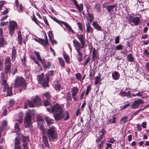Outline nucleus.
<instances>
[{
  "label": "nucleus",
  "mask_w": 149,
  "mask_h": 149,
  "mask_svg": "<svg viewBox=\"0 0 149 149\" xmlns=\"http://www.w3.org/2000/svg\"><path fill=\"white\" fill-rule=\"evenodd\" d=\"M128 119V117L127 116H124L121 119L120 121V124H122L123 123L124 124L126 123L127 120Z\"/></svg>",
  "instance_id": "35"
},
{
  "label": "nucleus",
  "mask_w": 149,
  "mask_h": 149,
  "mask_svg": "<svg viewBox=\"0 0 149 149\" xmlns=\"http://www.w3.org/2000/svg\"><path fill=\"white\" fill-rule=\"evenodd\" d=\"M9 33L11 36H12L14 32L15 28L17 27V25L16 22L14 21L10 22V24L8 26Z\"/></svg>",
  "instance_id": "6"
},
{
  "label": "nucleus",
  "mask_w": 149,
  "mask_h": 149,
  "mask_svg": "<svg viewBox=\"0 0 149 149\" xmlns=\"http://www.w3.org/2000/svg\"><path fill=\"white\" fill-rule=\"evenodd\" d=\"M16 49L13 48L12 50L11 60L12 62H14L15 60L16 57Z\"/></svg>",
  "instance_id": "23"
},
{
  "label": "nucleus",
  "mask_w": 149,
  "mask_h": 149,
  "mask_svg": "<svg viewBox=\"0 0 149 149\" xmlns=\"http://www.w3.org/2000/svg\"><path fill=\"white\" fill-rule=\"evenodd\" d=\"M14 128L16 132H18L20 130L19 124L17 123H15L14 126Z\"/></svg>",
  "instance_id": "43"
},
{
  "label": "nucleus",
  "mask_w": 149,
  "mask_h": 149,
  "mask_svg": "<svg viewBox=\"0 0 149 149\" xmlns=\"http://www.w3.org/2000/svg\"><path fill=\"white\" fill-rule=\"evenodd\" d=\"M34 53L39 61L42 64H45V61L42 60L39 54V52L35 51L34 52Z\"/></svg>",
  "instance_id": "20"
},
{
  "label": "nucleus",
  "mask_w": 149,
  "mask_h": 149,
  "mask_svg": "<svg viewBox=\"0 0 149 149\" xmlns=\"http://www.w3.org/2000/svg\"><path fill=\"white\" fill-rule=\"evenodd\" d=\"M63 56L66 62L68 63H69L70 60L69 56L67 54H63Z\"/></svg>",
  "instance_id": "46"
},
{
  "label": "nucleus",
  "mask_w": 149,
  "mask_h": 149,
  "mask_svg": "<svg viewBox=\"0 0 149 149\" xmlns=\"http://www.w3.org/2000/svg\"><path fill=\"white\" fill-rule=\"evenodd\" d=\"M145 67L146 70L148 71H149V62H147L146 63Z\"/></svg>",
  "instance_id": "64"
},
{
  "label": "nucleus",
  "mask_w": 149,
  "mask_h": 149,
  "mask_svg": "<svg viewBox=\"0 0 149 149\" xmlns=\"http://www.w3.org/2000/svg\"><path fill=\"white\" fill-rule=\"evenodd\" d=\"M78 91V89L77 87H73L71 90L72 96H75Z\"/></svg>",
  "instance_id": "28"
},
{
  "label": "nucleus",
  "mask_w": 149,
  "mask_h": 149,
  "mask_svg": "<svg viewBox=\"0 0 149 149\" xmlns=\"http://www.w3.org/2000/svg\"><path fill=\"white\" fill-rule=\"evenodd\" d=\"M106 132V131L104 129L100 130L99 132V136L96 139V142L98 143L103 138Z\"/></svg>",
  "instance_id": "12"
},
{
  "label": "nucleus",
  "mask_w": 149,
  "mask_h": 149,
  "mask_svg": "<svg viewBox=\"0 0 149 149\" xmlns=\"http://www.w3.org/2000/svg\"><path fill=\"white\" fill-rule=\"evenodd\" d=\"M75 76H76V78L80 81H81V74L79 73H78L76 74H75Z\"/></svg>",
  "instance_id": "49"
},
{
  "label": "nucleus",
  "mask_w": 149,
  "mask_h": 149,
  "mask_svg": "<svg viewBox=\"0 0 149 149\" xmlns=\"http://www.w3.org/2000/svg\"><path fill=\"white\" fill-rule=\"evenodd\" d=\"M47 109L48 111L49 112L52 111V112L53 113L59 111V110L62 109L60 105L57 103L52 106L51 109L47 108Z\"/></svg>",
  "instance_id": "7"
},
{
  "label": "nucleus",
  "mask_w": 149,
  "mask_h": 149,
  "mask_svg": "<svg viewBox=\"0 0 149 149\" xmlns=\"http://www.w3.org/2000/svg\"><path fill=\"white\" fill-rule=\"evenodd\" d=\"M11 65H5L4 73L6 74L10 73L11 72Z\"/></svg>",
  "instance_id": "26"
},
{
  "label": "nucleus",
  "mask_w": 149,
  "mask_h": 149,
  "mask_svg": "<svg viewBox=\"0 0 149 149\" xmlns=\"http://www.w3.org/2000/svg\"><path fill=\"white\" fill-rule=\"evenodd\" d=\"M7 86L6 87H5V86H3L4 91H7V96H11L12 94V88L8 86V84Z\"/></svg>",
  "instance_id": "15"
},
{
  "label": "nucleus",
  "mask_w": 149,
  "mask_h": 149,
  "mask_svg": "<svg viewBox=\"0 0 149 149\" xmlns=\"http://www.w3.org/2000/svg\"><path fill=\"white\" fill-rule=\"evenodd\" d=\"M5 65H11L10 57L9 56L6 57L4 63Z\"/></svg>",
  "instance_id": "31"
},
{
  "label": "nucleus",
  "mask_w": 149,
  "mask_h": 149,
  "mask_svg": "<svg viewBox=\"0 0 149 149\" xmlns=\"http://www.w3.org/2000/svg\"><path fill=\"white\" fill-rule=\"evenodd\" d=\"M42 141L43 143L42 144V148L44 149V147H45L48 148H50V146L48 142V140L47 137L45 135V134H42Z\"/></svg>",
  "instance_id": "9"
},
{
  "label": "nucleus",
  "mask_w": 149,
  "mask_h": 149,
  "mask_svg": "<svg viewBox=\"0 0 149 149\" xmlns=\"http://www.w3.org/2000/svg\"><path fill=\"white\" fill-rule=\"evenodd\" d=\"M127 58L129 62H133L134 61V58L131 54H128L127 55Z\"/></svg>",
  "instance_id": "37"
},
{
  "label": "nucleus",
  "mask_w": 149,
  "mask_h": 149,
  "mask_svg": "<svg viewBox=\"0 0 149 149\" xmlns=\"http://www.w3.org/2000/svg\"><path fill=\"white\" fill-rule=\"evenodd\" d=\"M42 65L44 66L45 69H47L50 67L51 65V63L49 62H48L47 63V64L46 65L45 63V64Z\"/></svg>",
  "instance_id": "55"
},
{
  "label": "nucleus",
  "mask_w": 149,
  "mask_h": 149,
  "mask_svg": "<svg viewBox=\"0 0 149 149\" xmlns=\"http://www.w3.org/2000/svg\"><path fill=\"white\" fill-rule=\"evenodd\" d=\"M73 42L74 46L77 52L81 51V49L83 48L84 45L81 46L79 42L77 40H73Z\"/></svg>",
  "instance_id": "10"
},
{
  "label": "nucleus",
  "mask_w": 149,
  "mask_h": 149,
  "mask_svg": "<svg viewBox=\"0 0 149 149\" xmlns=\"http://www.w3.org/2000/svg\"><path fill=\"white\" fill-rule=\"evenodd\" d=\"M45 40L42 39L41 38H39V43L43 45L44 46H47V45H48V42L47 39V36L45 34Z\"/></svg>",
  "instance_id": "16"
},
{
  "label": "nucleus",
  "mask_w": 149,
  "mask_h": 149,
  "mask_svg": "<svg viewBox=\"0 0 149 149\" xmlns=\"http://www.w3.org/2000/svg\"><path fill=\"white\" fill-rule=\"evenodd\" d=\"M20 143L19 140L17 137L15 139V146H20Z\"/></svg>",
  "instance_id": "47"
},
{
  "label": "nucleus",
  "mask_w": 149,
  "mask_h": 149,
  "mask_svg": "<svg viewBox=\"0 0 149 149\" xmlns=\"http://www.w3.org/2000/svg\"><path fill=\"white\" fill-rule=\"evenodd\" d=\"M1 77V83L2 86H5V87H6L7 84V83L6 78L5 77V75L3 73L1 72L0 74Z\"/></svg>",
  "instance_id": "11"
},
{
  "label": "nucleus",
  "mask_w": 149,
  "mask_h": 149,
  "mask_svg": "<svg viewBox=\"0 0 149 149\" xmlns=\"http://www.w3.org/2000/svg\"><path fill=\"white\" fill-rule=\"evenodd\" d=\"M115 43L116 44H117L119 43V36H118L116 37L115 40Z\"/></svg>",
  "instance_id": "60"
},
{
  "label": "nucleus",
  "mask_w": 149,
  "mask_h": 149,
  "mask_svg": "<svg viewBox=\"0 0 149 149\" xmlns=\"http://www.w3.org/2000/svg\"><path fill=\"white\" fill-rule=\"evenodd\" d=\"M90 87L91 86L90 85H89L87 87L85 93L86 95H87L88 94L89 91H90Z\"/></svg>",
  "instance_id": "59"
},
{
  "label": "nucleus",
  "mask_w": 149,
  "mask_h": 149,
  "mask_svg": "<svg viewBox=\"0 0 149 149\" xmlns=\"http://www.w3.org/2000/svg\"><path fill=\"white\" fill-rule=\"evenodd\" d=\"M115 141V140L113 138H110L108 140V141L109 142L111 143H114Z\"/></svg>",
  "instance_id": "63"
},
{
  "label": "nucleus",
  "mask_w": 149,
  "mask_h": 149,
  "mask_svg": "<svg viewBox=\"0 0 149 149\" xmlns=\"http://www.w3.org/2000/svg\"><path fill=\"white\" fill-rule=\"evenodd\" d=\"M76 36L80 41L82 45H84V37L83 35L82 34H77L76 35Z\"/></svg>",
  "instance_id": "18"
},
{
  "label": "nucleus",
  "mask_w": 149,
  "mask_h": 149,
  "mask_svg": "<svg viewBox=\"0 0 149 149\" xmlns=\"http://www.w3.org/2000/svg\"><path fill=\"white\" fill-rule=\"evenodd\" d=\"M38 128L41 130L42 134H46V129L43 124H38Z\"/></svg>",
  "instance_id": "22"
},
{
  "label": "nucleus",
  "mask_w": 149,
  "mask_h": 149,
  "mask_svg": "<svg viewBox=\"0 0 149 149\" xmlns=\"http://www.w3.org/2000/svg\"><path fill=\"white\" fill-rule=\"evenodd\" d=\"M37 120L38 122V124H43L44 123L43 119L40 116L38 115L37 116Z\"/></svg>",
  "instance_id": "33"
},
{
  "label": "nucleus",
  "mask_w": 149,
  "mask_h": 149,
  "mask_svg": "<svg viewBox=\"0 0 149 149\" xmlns=\"http://www.w3.org/2000/svg\"><path fill=\"white\" fill-rule=\"evenodd\" d=\"M15 86L19 88L20 92L25 89L26 84L24 79L22 77H17L15 80Z\"/></svg>",
  "instance_id": "3"
},
{
  "label": "nucleus",
  "mask_w": 149,
  "mask_h": 149,
  "mask_svg": "<svg viewBox=\"0 0 149 149\" xmlns=\"http://www.w3.org/2000/svg\"><path fill=\"white\" fill-rule=\"evenodd\" d=\"M47 135L50 141H54L58 138V134L53 126L50 127L46 132Z\"/></svg>",
  "instance_id": "2"
},
{
  "label": "nucleus",
  "mask_w": 149,
  "mask_h": 149,
  "mask_svg": "<svg viewBox=\"0 0 149 149\" xmlns=\"http://www.w3.org/2000/svg\"><path fill=\"white\" fill-rule=\"evenodd\" d=\"M64 23V25L66 28V29L69 31H70L73 33H74V31L73 30L70 26L66 22H63Z\"/></svg>",
  "instance_id": "29"
},
{
  "label": "nucleus",
  "mask_w": 149,
  "mask_h": 149,
  "mask_svg": "<svg viewBox=\"0 0 149 149\" xmlns=\"http://www.w3.org/2000/svg\"><path fill=\"white\" fill-rule=\"evenodd\" d=\"M58 60L59 61L60 64L61 65V66L63 68H65V64L62 58L59 57L58 58Z\"/></svg>",
  "instance_id": "39"
},
{
  "label": "nucleus",
  "mask_w": 149,
  "mask_h": 149,
  "mask_svg": "<svg viewBox=\"0 0 149 149\" xmlns=\"http://www.w3.org/2000/svg\"><path fill=\"white\" fill-rule=\"evenodd\" d=\"M143 54L146 56H149V52H148L147 49H145L143 51Z\"/></svg>",
  "instance_id": "58"
},
{
  "label": "nucleus",
  "mask_w": 149,
  "mask_h": 149,
  "mask_svg": "<svg viewBox=\"0 0 149 149\" xmlns=\"http://www.w3.org/2000/svg\"><path fill=\"white\" fill-rule=\"evenodd\" d=\"M144 103V101L141 99L134 100L131 106L132 109H135L138 108L140 104Z\"/></svg>",
  "instance_id": "8"
},
{
  "label": "nucleus",
  "mask_w": 149,
  "mask_h": 149,
  "mask_svg": "<svg viewBox=\"0 0 149 149\" xmlns=\"http://www.w3.org/2000/svg\"><path fill=\"white\" fill-rule=\"evenodd\" d=\"M43 99L45 98L47 99V100H48V99H50L51 97V96L49 93H47L43 94Z\"/></svg>",
  "instance_id": "44"
},
{
  "label": "nucleus",
  "mask_w": 149,
  "mask_h": 149,
  "mask_svg": "<svg viewBox=\"0 0 149 149\" xmlns=\"http://www.w3.org/2000/svg\"><path fill=\"white\" fill-rule=\"evenodd\" d=\"M105 142V141L104 140H103L101 141L100 142V144L98 145L97 148H99V149H100L101 148H102L103 147V145Z\"/></svg>",
  "instance_id": "51"
},
{
  "label": "nucleus",
  "mask_w": 149,
  "mask_h": 149,
  "mask_svg": "<svg viewBox=\"0 0 149 149\" xmlns=\"http://www.w3.org/2000/svg\"><path fill=\"white\" fill-rule=\"evenodd\" d=\"M130 103H128L124 105L123 106H120V108H121V110H123L125 109L127 107L130 106Z\"/></svg>",
  "instance_id": "48"
},
{
  "label": "nucleus",
  "mask_w": 149,
  "mask_h": 149,
  "mask_svg": "<svg viewBox=\"0 0 149 149\" xmlns=\"http://www.w3.org/2000/svg\"><path fill=\"white\" fill-rule=\"evenodd\" d=\"M44 106L45 107H46L48 105H49L50 104L48 100H45L44 101Z\"/></svg>",
  "instance_id": "53"
},
{
  "label": "nucleus",
  "mask_w": 149,
  "mask_h": 149,
  "mask_svg": "<svg viewBox=\"0 0 149 149\" xmlns=\"http://www.w3.org/2000/svg\"><path fill=\"white\" fill-rule=\"evenodd\" d=\"M140 22V20L139 18L138 17H135L132 19H131L129 21V22L130 24H131L132 22L134 23L135 25H137L139 24Z\"/></svg>",
  "instance_id": "19"
},
{
  "label": "nucleus",
  "mask_w": 149,
  "mask_h": 149,
  "mask_svg": "<svg viewBox=\"0 0 149 149\" xmlns=\"http://www.w3.org/2000/svg\"><path fill=\"white\" fill-rule=\"evenodd\" d=\"M5 44L6 45V43H5L4 38H0V49L1 47H3Z\"/></svg>",
  "instance_id": "45"
},
{
  "label": "nucleus",
  "mask_w": 149,
  "mask_h": 149,
  "mask_svg": "<svg viewBox=\"0 0 149 149\" xmlns=\"http://www.w3.org/2000/svg\"><path fill=\"white\" fill-rule=\"evenodd\" d=\"M77 52L78 53V56L77 57V60L79 61L80 62L83 60L82 54L81 52V51Z\"/></svg>",
  "instance_id": "36"
},
{
  "label": "nucleus",
  "mask_w": 149,
  "mask_h": 149,
  "mask_svg": "<svg viewBox=\"0 0 149 149\" xmlns=\"http://www.w3.org/2000/svg\"><path fill=\"white\" fill-rule=\"evenodd\" d=\"M38 81L39 84H40L45 88L48 86V80L49 78L47 76L46 77H44V74L42 73L37 76Z\"/></svg>",
  "instance_id": "4"
},
{
  "label": "nucleus",
  "mask_w": 149,
  "mask_h": 149,
  "mask_svg": "<svg viewBox=\"0 0 149 149\" xmlns=\"http://www.w3.org/2000/svg\"><path fill=\"white\" fill-rule=\"evenodd\" d=\"M112 78L115 80L118 79L120 76L119 73L116 71L114 72V73L112 74Z\"/></svg>",
  "instance_id": "27"
},
{
  "label": "nucleus",
  "mask_w": 149,
  "mask_h": 149,
  "mask_svg": "<svg viewBox=\"0 0 149 149\" xmlns=\"http://www.w3.org/2000/svg\"><path fill=\"white\" fill-rule=\"evenodd\" d=\"M15 103V101L13 99H11L10 100L9 102V106L10 107H13Z\"/></svg>",
  "instance_id": "56"
},
{
  "label": "nucleus",
  "mask_w": 149,
  "mask_h": 149,
  "mask_svg": "<svg viewBox=\"0 0 149 149\" xmlns=\"http://www.w3.org/2000/svg\"><path fill=\"white\" fill-rule=\"evenodd\" d=\"M23 142H29L30 141L29 136H27L22 137Z\"/></svg>",
  "instance_id": "52"
},
{
  "label": "nucleus",
  "mask_w": 149,
  "mask_h": 149,
  "mask_svg": "<svg viewBox=\"0 0 149 149\" xmlns=\"http://www.w3.org/2000/svg\"><path fill=\"white\" fill-rule=\"evenodd\" d=\"M24 123L26 127L31 128L32 127L31 115L29 113H26V116L24 119Z\"/></svg>",
  "instance_id": "5"
},
{
  "label": "nucleus",
  "mask_w": 149,
  "mask_h": 149,
  "mask_svg": "<svg viewBox=\"0 0 149 149\" xmlns=\"http://www.w3.org/2000/svg\"><path fill=\"white\" fill-rule=\"evenodd\" d=\"M74 5L79 11H81L83 10V4L81 3L79 5L77 2V4Z\"/></svg>",
  "instance_id": "34"
},
{
  "label": "nucleus",
  "mask_w": 149,
  "mask_h": 149,
  "mask_svg": "<svg viewBox=\"0 0 149 149\" xmlns=\"http://www.w3.org/2000/svg\"><path fill=\"white\" fill-rule=\"evenodd\" d=\"M94 8L98 12H100L101 11V7L100 5L98 3H95L94 6Z\"/></svg>",
  "instance_id": "38"
},
{
  "label": "nucleus",
  "mask_w": 149,
  "mask_h": 149,
  "mask_svg": "<svg viewBox=\"0 0 149 149\" xmlns=\"http://www.w3.org/2000/svg\"><path fill=\"white\" fill-rule=\"evenodd\" d=\"M120 95L122 96H127L129 97L130 95V92L128 91L127 92H121L120 93Z\"/></svg>",
  "instance_id": "40"
},
{
  "label": "nucleus",
  "mask_w": 149,
  "mask_h": 149,
  "mask_svg": "<svg viewBox=\"0 0 149 149\" xmlns=\"http://www.w3.org/2000/svg\"><path fill=\"white\" fill-rule=\"evenodd\" d=\"M89 59H90L89 57H88L86 59V60L85 61V63L84 64V66H85L88 64V62L89 61Z\"/></svg>",
  "instance_id": "61"
},
{
  "label": "nucleus",
  "mask_w": 149,
  "mask_h": 149,
  "mask_svg": "<svg viewBox=\"0 0 149 149\" xmlns=\"http://www.w3.org/2000/svg\"><path fill=\"white\" fill-rule=\"evenodd\" d=\"M107 147L106 148V149H113L112 147V144L110 143H107Z\"/></svg>",
  "instance_id": "62"
},
{
  "label": "nucleus",
  "mask_w": 149,
  "mask_h": 149,
  "mask_svg": "<svg viewBox=\"0 0 149 149\" xmlns=\"http://www.w3.org/2000/svg\"><path fill=\"white\" fill-rule=\"evenodd\" d=\"M123 48V45L120 44L116 46L115 47V49L117 50H121Z\"/></svg>",
  "instance_id": "54"
},
{
  "label": "nucleus",
  "mask_w": 149,
  "mask_h": 149,
  "mask_svg": "<svg viewBox=\"0 0 149 149\" xmlns=\"http://www.w3.org/2000/svg\"><path fill=\"white\" fill-rule=\"evenodd\" d=\"M93 54V61L96 57V53L95 51V49L94 48L93 49L92 53Z\"/></svg>",
  "instance_id": "50"
},
{
  "label": "nucleus",
  "mask_w": 149,
  "mask_h": 149,
  "mask_svg": "<svg viewBox=\"0 0 149 149\" xmlns=\"http://www.w3.org/2000/svg\"><path fill=\"white\" fill-rule=\"evenodd\" d=\"M45 119L46 121L47 124V126H50L53 123V120L49 118V117L46 116L45 117ZM51 126V127H52Z\"/></svg>",
  "instance_id": "24"
},
{
  "label": "nucleus",
  "mask_w": 149,
  "mask_h": 149,
  "mask_svg": "<svg viewBox=\"0 0 149 149\" xmlns=\"http://www.w3.org/2000/svg\"><path fill=\"white\" fill-rule=\"evenodd\" d=\"M64 120H66L70 118L68 112L63 111L62 109L59 110L53 114V116L54 119L56 121L60 120L62 119L65 116Z\"/></svg>",
  "instance_id": "1"
},
{
  "label": "nucleus",
  "mask_w": 149,
  "mask_h": 149,
  "mask_svg": "<svg viewBox=\"0 0 149 149\" xmlns=\"http://www.w3.org/2000/svg\"><path fill=\"white\" fill-rule=\"evenodd\" d=\"M30 107H34L36 106V103L34 102L33 100H28L27 101L26 103L24 104V107L25 109H27V105Z\"/></svg>",
  "instance_id": "13"
},
{
  "label": "nucleus",
  "mask_w": 149,
  "mask_h": 149,
  "mask_svg": "<svg viewBox=\"0 0 149 149\" xmlns=\"http://www.w3.org/2000/svg\"><path fill=\"white\" fill-rule=\"evenodd\" d=\"M21 32H19L18 33V40L19 42V43L20 45H22V36L21 35Z\"/></svg>",
  "instance_id": "42"
},
{
  "label": "nucleus",
  "mask_w": 149,
  "mask_h": 149,
  "mask_svg": "<svg viewBox=\"0 0 149 149\" xmlns=\"http://www.w3.org/2000/svg\"><path fill=\"white\" fill-rule=\"evenodd\" d=\"M53 87L56 90H58L59 91L61 90V88H62L59 82V81L58 80H56L54 82L53 84Z\"/></svg>",
  "instance_id": "14"
},
{
  "label": "nucleus",
  "mask_w": 149,
  "mask_h": 149,
  "mask_svg": "<svg viewBox=\"0 0 149 149\" xmlns=\"http://www.w3.org/2000/svg\"><path fill=\"white\" fill-rule=\"evenodd\" d=\"M86 19L91 23L94 19V17L93 15L90 13H88V15L86 17Z\"/></svg>",
  "instance_id": "30"
},
{
  "label": "nucleus",
  "mask_w": 149,
  "mask_h": 149,
  "mask_svg": "<svg viewBox=\"0 0 149 149\" xmlns=\"http://www.w3.org/2000/svg\"><path fill=\"white\" fill-rule=\"evenodd\" d=\"M33 100L34 102L36 103V105H37L38 106H39L41 105L42 101L38 96H36Z\"/></svg>",
  "instance_id": "21"
},
{
  "label": "nucleus",
  "mask_w": 149,
  "mask_h": 149,
  "mask_svg": "<svg viewBox=\"0 0 149 149\" xmlns=\"http://www.w3.org/2000/svg\"><path fill=\"white\" fill-rule=\"evenodd\" d=\"M116 6L115 5H110L107 7V9L109 12H110Z\"/></svg>",
  "instance_id": "41"
},
{
  "label": "nucleus",
  "mask_w": 149,
  "mask_h": 149,
  "mask_svg": "<svg viewBox=\"0 0 149 149\" xmlns=\"http://www.w3.org/2000/svg\"><path fill=\"white\" fill-rule=\"evenodd\" d=\"M93 27L99 31H101L102 29V27L100 26L97 22H93L92 24Z\"/></svg>",
  "instance_id": "25"
},
{
  "label": "nucleus",
  "mask_w": 149,
  "mask_h": 149,
  "mask_svg": "<svg viewBox=\"0 0 149 149\" xmlns=\"http://www.w3.org/2000/svg\"><path fill=\"white\" fill-rule=\"evenodd\" d=\"M32 20L34 22L37 24H38V21L37 19L35 17L34 14L33 15V17L32 18Z\"/></svg>",
  "instance_id": "57"
},
{
  "label": "nucleus",
  "mask_w": 149,
  "mask_h": 149,
  "mask_svg": "<svg viewBox=\"0 0 149 149\" xmlns=\"http://www.w3.org/2000/svg\"><path fill=\"white\" fill-rule=\"evenodd\" d=\"M86 32L88 33H92L93 31V29L90 25V23L87 22L86 23Z\"/></svg>",
  "instance_id": "17"
},
{
  "label": "nucleus",
  "mask_w": 149,
  "mask_h": 149,
  "mask_svg": "<svg viewBox=\"0 0 149 149\" xmlns=\"http://www.w3.org/2000/svg\"><path fill=\"white\" fill-rule=\"evenodd\" d=\"M21 58V62L22 64L23 65L24 67H26V58L25 54H24V56L22 57H20Z\"/></svg>",
  "instance_id": "32"
}]
</instances>
